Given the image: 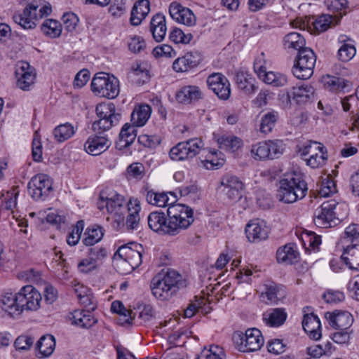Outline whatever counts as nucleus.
<instances>
[{
    "mask_svg": "<svg viewBox=\"0 0 359 359\" xmlns=\"http://www.w3.org/2000/svg\"><path fill=\"white\" fill-rule=\"evenodd\" d=\"M187 286L182 275L174 269H168L153 278L151 290L154 296L161 301L170 299L179 290Z\"/></svg>",
    "mask_w": 359,
    "mask_h": 359,
    "instance_id": "f257e3e1",
    "label": "nucleus"
},
{
    "mask_svg": "<svg viewBox=\"0 0 359 359\" xmlns=\"http://www.w3.org/2000/svg\"><path fill=\"white\" fill-rule=\"evenodd\" d=\"M307 191L305 180L299 174L294 172L280 180L277 198L285 203H292L304 198Z\"/></svg>",
    "mask_w": 359,
    "mask_h": 359,
    "instance_id": "f03ea898",
    "label": "nucleus"
},
{
    "mask_svg": "<svg viewBox=\"0 0 359 359\" xmlns=\"http://www.w3.org/2000/svg\"><path fill=\"white\" fill-rule=\"evenodd\" d=\"M167 215L172 227V236L178 234L182 229H187L194 220L193 210L182 203L170 206Z\"/></svg>",
    "mask_w": 359,
    "mask_h": 359,
    "instance_id": "7ed1b4c3",
    "label": "nucleus"
},
{
    "mask_svg": "<svg viewBox=\"0 0 359 359\" xmlns=\"http://www.w3.org/2000/svg\"><path fill=\"white\" fill-rule=\"evenodd\" d=\"M96 114L98 120L93 123V130L97 133H102L116 125L120 118L121 114L116 111L113 103H101L97 105Z\"/></svg>",
    "mask_w": 359,
    "mask_h": 359,
    "instance_id": "20e7f679",
    "label": "nucleus"
},
{
    "mask_svg": "<svg viewBox=\"0 0 359 359\" xmlns=\"http://www.w3.org/2000/svg\"><path fill=\"white\" fill-rule=\"evenodd\" d=\"M298 153L301 158L306 161V165L311 168H318L324 165L327 160V151L321 143L309 141L306 144L299 147Z\"/></svg>",
    "mask_w": 359,
    "mask_h": 359,
    "instance_id": "39448f33",
    "label": "nucleus"
},
{
    "mask_svg": "<svg viewBox=\"0 0 359 359\" xmlns=\"http://www.w3.org/2000/svg\"><path fill=\"white\" fill-rule=\"evenodd\" d=\"M91 89L97 95L114 99L119 94V82L116 78L110 77L108 74L100 72L93 77Z\"/></svg>",
    "mask_w": 359,
    "mask_h": 359,
    "instance_id": "423d86ee",
    "label": "nucleus"
},
{
    "mask_svg": "<svg viewBox=\"0 0 359 359\" xmlns=\"http://www.w3.org/2000/svg\"><path fill=\"white\" fill-rule=\"evenodd\" d=\"M316 62V56L313 50L306 47L302 49L292 67L293 75L299 79H309L313 74Z\"/></svg>",
    "mask_w": 359,
    "mask_h": 359,
    "instance_id": "0eeeda50",
    "label": "nucleus"
},
{
    "mask_svg": "<svg viewBox=\"0 0 359 359\" xmlns=\"http://www.w3.org/2000/svg\"><path fill=\"white\" fill-rule=\"evenodd\" d=\"M233 339L238 349L242 352L258 351L264 344L262 333L256 328L247 330L244 334L242 332L235 333Z\"/></svg>",
    "mask_w": 359,
    "mask_h": 359,
    "instance_id": "6e6552de",
    "label": "nucleus"
},
{
    "mask_svg": "<svg viewBox=\"0 0 359 359\" xmlns=\"http://www.w3.org/2000/svg\"><path fill=\"white\" fill-rule=\"evenodd\" d=\"M283 151L280 140L262 141L253 144L250 149L252 157L256 161H266L278 158Z\"/></svg>",
    "mask_w": 359,
    "mask_h": 359,
    "instance_id": "1a4fd4ad",
    "label": "nucleus"
},
{
    "mask_svg": "<svg viewBox=\"0 0 359 359\" xmlns=\"http://www.w3.org/2000/svg\"><path fill=\"white\" fill-rule=\"evenodd\" d=\"M203 144L201 139H191L178 143L169 152L172 161H184L196 156L203 148Z\"/></svg>",
    "mask_w": 359,
    "mask_h": 359,
    "instance_id": "9d476101",
    "label": "nucleus"
},
{
    "mask_svg": "<svg viewBox=\"0 0 359 359\" xmlns=\"http://www.w3.org/2000/svg\"><path fill=\"white\" fill-rule=\"evenodd\" d=\"M39 5L34 2L28 4L22 12L15 13L13 19L15 23L25 29H32L39 20L38 16Z\"/></svg>",
    "mask_w": 359,
    "mask_h": 359,
    "instance_id": "9b49d317",
    "label": "nucleus"
},
{
    "mask_svg": "<svg viewBox=\"0 0 359 359\" xmlns=\"http://www.w3.org/2000/svg\"><path fill=\"white\" fill-rule=\"evenodd\" d=\"M27 188L30 196L38 200L48 195L52 189V184L48 175L38 174L32 177Z\"/></svg>",
    "mask_w": 359,
    "mask_h": 359,
    "instance_id": "f8f14e48",
    "label": "nucleus"
},
{
    "mask_svg": "<svg viewBox=\"0 0 359 359\" xmlns=\"http://www.w3.org/2000/svg\"><path fill=\"white\" fill-rule=\"evenodd\" d=\"M18 298L22 311L38 310L42 299L41 294L32 285L22 287L18 292Z\"/></svg>",
    "mask_w": 359,
    "mask_h": 359,
    "instance_id": "ddd939ff",
    "label": "nucleus"
},
{
    "mask_svg": "<svg viewBox=\"0 0 359 359\" xmlns=\"http://www.w3.org/2000/svg\"><path fill=\"white\" fill-rule=\"evenodd\" d=\"M208 88L223 100H226L231 95L230 83L225 76L220 73L210 74L206 81Z\"/></svg>",
    "mask_w": 359,
    "mask_h": 359,
    "instance_id": "4468645a",
    "label": "nucleus"
},
{
    "mask_svg": "<svg viewBox=\"0 0 359 359\" xmlns=\"http://www.w3.org/2000/svg\"><path fill=\"white\" fill-rule=\"evenodd\" d=\"M337 205V203L334 200L327 201L316 209L314 212L316 224L321 227L330 226L331 223L337 219L334 212Z\"/></svg>",
    "mask_w": 359,
    "mask_h": 359,
    "instance_id": "2eb2a0df",
    "label": "nucleus"
},
{
    "mask_svg": "<svg viewBox=\"0 0 359 359\" xmlns=\"http://www.w3.org/2000/svg\"><path fill=\"white\" fill-rule=\"evenodd\" d=\"M222 191L231 201H236L242 197L243 183L239 178L234 175H226L223 176L220 182Z\"/></svg>",
    "mask_w": 359,
    "mask_h": 359,
    "instance_id": "dca6fc26",
    "label": "nucleus"
},
{
    "mask_svg": "<svg viewBox=\"0 0 359 359\" xmlns=\"http://www.w3.org/2000/svg\"><path fill=\"white\" fill-rule=\"evenodd\" d=\"M171 18L179 23L191 27L196 25V18L189 8L182 6L180 3L172 2L169 6Z\"/></svg>",
    "mask_w": 359,
    "mask_h": 359,
    "instance_id": "f3484780",
    "label": "nucleus"
},
{
    "mask_svg": "<svg viewBox=\"0 0 359 359\" xmlns=\"http://www.w3.org/2000/svg\"><path fill=\"white\" fill-rule=\"evenodd\" d=\"M314 95V89L311 86H300L293 87L286 94L287 104L291 105L293 100L297 104L302 105L309 102Z\"/></svg>",
    "mask_w": 359,
    "mask_h": 359,
    "instance_id": "a211bd4d",
    "label": "nucleus"
},
{
    "mask_svg": "<svg viewBox=\"0 0 359 359\" xmlns=\"http://www.w3.org/2000/svg\"><path fill=\"white\" fill-rule=\"evenodd\" d=\"M163 212L155 211L149 213L147 217L149 227L154 231L172 236L170 220Z\"/></svg>",
    "mask_w": 359,
    "mask_h": 359,
    "instance_id": "6ab92c4d",
    "label": "nucleus"
},
{
    "mask_svg": "<svg viewBox=\"0 0 359 359\" xmlns=\"http://www.w3.org/2000/svg\"><path fill=\"white\" fill-rule=\"evenodd\" d=\"M325 318L329 320V324L338 330H351V326L353 323L352 315L344 311H335L325 313Z\"/></svg>",
    "mask_w": 359,
    "mask_h": 359,
    "instance_id": "aec40b11",
    "label": "nucleus"
},
{
    "mask_svg": "<svg viewBox=\"0 0 359 359\" xmlns=\"http://www.w3.org/2000/svg\"><path fill=\"white\" fill-rule=\"evenodd\" d=\"M245 233L250 242H260L268 238L269 229L263 221L253 219L246 225Z\"/></svg>",
    "mask_w": 359,
    "mask_h": 359,
    "instance_id": "412c9836",
    "label": "nucleus"
},
{
    "mask_svg": "<svg viewBox=\"0 0 359 359\" xmlns=\"http://www.w3.org/2000/svg\"><path fill=\"white\" fill-rule=\"evenodd\" d=\"M15 73L18 86L23 90H29L36 78V74L29 63L21 62Z\"/></svg>",
    "mask_w": 359,
    "mask_h": 359,
    "instance_id": "4be33fe9",
    "label": "nucleus"
},
{
    "mask_svg": "<svg viewBox=\"0 0 359 359\" xmlns=\"http://www.w3.org/2000/svg\"><path fill=\"white\" fill-rule=\"evenodd\" d=\"M142 246L137 243H130L126 245H122L118 249V255L121 257H126L127 260L133 266L135 269L137 268L142 263L141 250Z\"/></svg>",
    "mask_w": 359,
    "mask_h": 359,
    "instance_id": "5701e85b",
    "label": "nucleus"
},
{
    "mask_svg": "<svg viewBox=\"0 0 359 359\" xmlns=\"http://www.w3.org/2000/svg\"><path fill=\"white\" fill-rule=\"evenodd\" d=\"M201 62V55L197 52H189L176 59L172 68L177 72H186L196 67Z\"/></svg>",
    "mask_w": 359,
    "mask_h": 359,
    "instance_id": "b1692460",
    "label": "nucleus"
},
{
    "mask_svg": "<svg viewBox=\"0 0 359 359\" xmlns=\"http://www.w3.org/2000/svg\"><path fill=\"white\" fill-rule=\"evenodd\" d=\"M203 98V93L197 86H184L176 94L177 100L182 104H189Z\"/></svg>",
    "mask_w": 359,
    "mask_h": 359,
    "instance_id": "393cba45",
    "label": "nucleus"
},
{
    "mask_svg": "<svg viewBox=\"0 0 359 359\" xmlns=\"http://www.w3.org/2000/svg\"><path fill=\"white\" fill-rule=\"evenodd\" d=\"M18 299V292H6L1 297V306L11 316H20L22 313V306Z\"/></svg>",
    "mask_w": 359,
    "mask_h": 359,
    "instance_id": "a878e982",
    "label": "nucleus"
},
{
    "mask_svg": "<svg viewBox=\"0 0 359 359\" xmlns=\"http://www.w3.org/2000/svg\"><path fill=\"white\" fill-rule=\"evenodd\" d=\"M108 213L117 217L115 221L118 224L123 222V212L126 209L124 205L126 204L124 197L118 194H113L108 197Z\"/></svg>",
    "mask_w": 359,
    "mask_h": 359,
    "instance_id": "bb28decb",
    "label": "nucleus"
},
{
    "mask_svg": "<svg viewBox=\"0 0 359 359\" xmlns=\"http://www.w3.org/2000/svg\"><path fill=\"white\" fill-rule=\"evenodd\" d=\"M302 327L310 337L318 340L321 337L320 321L313 313L306 314L302 320Z\"/></svg>",
    "mask_w": 359,
    "mask_h": 359,
    "instance_id": "cd10ccee",
    "label": "nucleus"
},
{
    "mask_svg": "<svg viewBox=\"0 0 359 359\" xmlns=\"http://www.w3.org/2000/svg\"><path fill=\"white\" fill-rule=\"evenodd\" d=\"M341 259L350 269L359 271V242L348 245Z\"/></svg>",
    "mask_w": 359,
    "mask_h": 359,
    "instance_id": "c85d7f7f",
    "label": "nucleus"
},
{
    "mask_svg": "<svg viewBox=\"0 0 359 359\" xmlns=\"http://www.w3.org/2000/svg\"><path fill=\"white\" fill-rule=\"evenodd\" d=\"M109 147L108 139L105 136L90 137L85 144L86 151L93 155L97 156L104 151Z\"/></svg>",
    "mask_w": 359,
    "mask_h": 359,
    "instance_id": "c756f323",
    "label": "nucleus"
},
{
    "mask_svg": "<svg viewBox=\"0 0 359 359\" xmlns=\"http://www.w3.org/2000/svg\"><path fill=\"white\" fill-rule=\"evenodd\" d=\"M150 11V4L149 0H139L133 6L130 21L132 25H140Z\"/></svg>",
    "mask_w": 359,
    "mask_h": 359,
    "instance_id": "7c9ffc66",
    "label": "nucleus"
},
{
    "mask_svg": "<svg viewBox=\"0 0 359 359\" xmlns=\"http://www.w3.org/2000/svg\"><path fill=\"white\" fill-rule=\"evenodd\" d=\"M166 30L165 16L161 13L154 15L150 22V31L154 40L157 42L163 41L165 36Z\"/></svg>",
    "mask_w": 359,
    "mask_h": 359,
    "instance_id": "2f4dec72",
    "label": "nucleus"
},
{
    "mask_svg": "<svg viewBox=\"0 0 359 359\" xmlns=\"http://www.w3.org/2000/svg\"><path fill=\"white\" fill-rule=\"evenodd\" d=\"M127 205L128 215L126 219V227L128 229H135L138 226L140 219L139 215L141 210L140 203L137 198H133L130 199Z\"/></svg>",
    "mask_w": 359,
    "mask_h": 359,
    "instance_id": "473e14b6",
    "label": "nucleus"
},
{
    "mask_svg": "<svg viewBox=\"0 0 359 359\" xmlns=\"http://www.w3.org/2000/svg\"><path fill=\"white\" fill-rule=\"evenodd\" d=\"M287 318V313L284 309L277 308L269 310L263 315V319L271 327L282 325Z\"/></svg>",
    "mask_w": 359,
    "mask_h": 359,
    "instance_id": "72a5a7b5",
    "label": "nucleus"
},
{
    "mask_svg": "<svg viewBox=\"0 0 359 359\" xmlns=\"http://www.w3.org/2000/svg\"><path fill=\"white\" fill-rule=\"evenodd\" d=\"M322 82L327 89L334 92L348 90L351 87V83L346 79L330 75L323 76Z\"/></svg>",
    "mask_w": 359,
    "mask_h": 359,
    "instance_id": "f704fd0d",
    "label": "nucleus"
},
{
    "mask_svg": "<svg viewBox=\"0 0 359 359\" xmlns=\"http://www.w3.org/2000/svg\"><path fill=\"white\" fill-rule=\"evenodd\" d=\"M298 252L294 249L292 244H286L279 248L276 252L277 261L279 263L292 264L297 261Z\"/></svg>",
    "mask_w": 359,
    "mask_h": 359,
    "instance_id": "c9c22d12",
    "label": "nucleus"
},
{
    "mask_svg": "<svg viewBox=\"0 0 359 359\" xmlns=\"http://www.w3.org/2000/svg\"><path fill=\"white\" fill-rule=\"evenodd\" d=\"M306 41L299 32H290L283 38V46L286 50H301L304 48Z\"/></svg>",
    "mask_w": 359,
    "mask_h": 359,
    "instance_id": "e433bc0d",
    "label": "nucleus"
},
{
    "mask_svg": "<svg viewBox=\"0 0 359 359\" xmlns=\"http://www.w3.org/2000/svg\"><path fill=\"white\" fill-rule=\"evenodd\" d=\"M151 109L148 104H141L135 107L131 114V122L137 127L145 125L149 118Z\"/></svg>",
    "mask_w": 359,
    "mask_h": 359,
    "instance_id": "4c0bfd02",
    "label": "nucleus"
},
{
    "mask_svg": "<svg viewBox=\"0 0 359 359\" xmlns=\"http://www.w3.org/2000/svg\"><path fill=\"white\" fill-rule=\"evenodd\" d=\"M137 126L134 124L126 123L120 133H119V142L121 147H128L130 145L137 137Z\"/></svg>",
    "mask_w": 359,
    "mask_h": 359,
    "instance_id": "58836bf2",
    "label": "nucleus"
},
{
    "mask_svg": "<svg viewBox=\"0 0 359 359\" xmlns=\"http://www.w3.org/2000/svg\"><path fill=\"white\" fill-rule=\"evenodd\" d=\"M55 348V340L53 335L42 336L36 344V348L39 351L42 356L50 355Z\"/></svg>",
    "mask_w": 359,
    "mask_h": 359,
    "instance_id": "ea45409f",
    "label": "nucleus"
},
{
    "mask_svg": "<svg viewBox=\"0 0 359 359\" xmlns=\"http://www.w3.org/2000/svg\"><path fill=\"white\" fill-rule=\"evenodd\" d=\"M41 29L43 34L52 39L59 37L62 33L60 22L53 19H46L41 25Z\"/></svg>",
    "mask_w": 359,
    "mask_h": 359,
    "instance_id": "a19ab883",
    "label": "nucleus"
},
{
    "mask_svg": "<svg viewBox=\"0 0 359 359\" xmlns=\"http://www.w3.org/2000/svg\"><path fill=\"white\" fill-rule=\"evenodd\" d=\"M83 243L86 245H93L98 243L104 236L103 229L100 226L94 224L87 228L84 233Z\"/></svg>",
    "mask_w": 359,
    "mask_h": 359,
    "instance_id": "79ce46f5",
    "label": "nucleus"
},
{
    "mask_svg": "<svg viewBox=\"0 0 359 359\" xmlns=\"http://www.w3.org/2000/svg\"><path fill=\"white\" fill-rule=\"evenodd\" d=\"M128 78L133 83L142 85L149 79L148 70L140 65H136L132 67L128 74Z\"/></svg>",
    "mask_w": 359,
    "mask_h": 359,
    "instance_id": "37998d69",
    "label": "nucleus"
},
{
    "mask_svg": "<svg viewBox=\"0 0 359 359\" xmlns=\"http://www.w3.org/2000/svg\"><path fill=\"white\" fill-rule=\"evenodd\" d=\"M236 82L238 88L243 90L247 94H251L255 92L256 87L252 83V79L245 72H238L235 77Z\"/></svg>",
    "mask_w": 359,
    "mask_h": 359,
    "instance_id": "c03bdc74",
    "label": "nucleus"
},
{
    "mask_svg": "<svg viewBox=\"0 0 359 359\" xmlns=\"http://www.w3.org/2000/svg\"><path fill=\"white\" fill-rule=\"evenodd\" d=\"M145 198L148 203L158 207L168 205L169 196L165 192H155L153 190H145Z\"/></svg>",
    "mask_w": 359,
    "mask_h": 359,
    "instance_id": "a18cd8bd",
    "label": "nucleus"
},
{
    "mask_svg": "<svg viewBox=\"0 0 359 359\" xmlns=\"http://www.w3.org/2000/svg\"><path fill=\"white\" fill-rule=\"evenodd\" d=\"M221 148L235 151L243 145V140L233 135H222L218 139Z\"/></svg>",
    "mask_w": 359,
    "mask_h": 359,
    "instance_id": "49530a36",
    "label": "nucleus"
},
{
    "mask_svg": "<svg viewBox=\"0 0 359 359\" xmlns=\"http://www.w3.org/2000/svg\"><path fill=\"white\" fill-rule=\"evenodd\" d=\"M334 18L330 15H322L311 22L309 29H313L318 33L327 30L333 25Z\"/></svg>",
    "mask_w": 359,
    "mask_h": 359,
    "instance_id": "de8ad7c7",
    "label": "nucleus"
},
{
    "mask_svg": "<svg viewBox=\"0 0 359 359\" xmlns=\"http://www.w3.org/2000/svg\"><path fill=\"white\" fill-rule=\"evenodd\" d=\"M278 114L276 111H269L264 114L261 118L260 131L267 134L271 132L277 121Z\"/></svg>",
    "mask_w": 359,
    "mask_h": 359,
    "instance_id": "09e8293b",
    "label": "nucleus"
},
{
    "mask_svg": "<svg viewBox=\"0 0 359 359\" xmlns=\"http://www.w3.org/2000/svg\"><path fill=\"white\" fill-rule=\"evenodd\" d=\"M74 133V127L68 123L58 126L53 131L55 138L60 142L70 138Z\"/></svg>",
    "mask_w": 359,
    "mask_h": 359,
    "instance_id": "8fccbe9b",
    "label": "nucleus"
},
{
    "mask_svg": "<svg viewBox=\"0 0 359 359\" xmlns=\"http://www.w3.org/2000/svg\"><path fill=\"white\" fill-rule=\"evenodd\" d=\"M224 358L225 353L222 348L211 345L208 349L205 348L197 359H224Z\"/></svg>",
    "mask_w": 359,
    "mask_h": 359,
    "instance_id": "3c124183",
    "label": "nucleus"
},
{
    "mask_svg": "<svg viewBox=\"0 0 359 359\" xmlns=\"http://www.w3.org/2000/svg\"><path fill=\"white\" fill-rule=\"evenodd\" d=\"M114 264L117 271L121 274L130 273L135 269L126 257L118 255V250L114 255Z\"/></svg>",
    "mask_w": 359,
    "mask_h": 359,
    "instance_id": "603ef678",
    "label": "nucleus"
},
{
    "mask_svg": "<svg viewBox=\"0 0 359 359\" xmlns=\"http://www.w3.org/2000/svg\"><path fill=\"white\" fill-rule=\"evenodd\" d=\"M265 294L271 302H277L285 297V291L282 286H278L273 283L266 285Z\"/></svg>",
    "mask_w": 359,
    "mask_h": 359,
    "instance_id": "864d4df0",
    "label": "nucleus"
},
{
    "mask_svg": "<svg viewBox=\"0 0 359 359\" xmlns=\"http://www.w3.org/2000/svg\"><path fill=\"white\" fill-rule=\"evenodd\" d=\"M170 39L175 43H189L193 39L191 33H184L181 29L175 27L170 33Z\"/></svg>",
    "mask_w": 359,
    "mask_h": 359,
    "instance_id": "5fc2aeb1",
    "label": "nucleus"
},
{
    "mask_svg": "<svg viewBox=\"0 0 359 359\" xmlns=\"http://www.w3.org/2000/svg\"><path fill=\"white\" fill-rule=\"evenodd\" d=\"M107 252L105 248L95 246L88 250V256L96 264L97 267L102 263L103 259L107 257Z\"/></svg>",
    "mask_w": 359,
    "mask_h": 359,
    "instance_id": "6e6d98bb",
    "label": "nucleus"
},
{
    "mask_svg": "<svg viewBox=\"0 0 359 359\" xmlns=\"http://www.w3.org/2000/svg\"><path fill=\"white\" fill-rule=\"evenodd\" d=\"M84 227V222L83 220L77 222L76 226L73 228L71 233L67 238V242L69 245H75L78 243L81 238V236Z\"/></svg>",
    "mask_w": 359,
    "mask_h": 359,
    "instance_id": "4d7b16f0",
    "label": "nucleus"
},
{
    "mask_svg": "<svg viewBox=\"0 0 359 359\" xmlns=\"http://www.w3.org/2000/svg\"><path fill=\"white\" fill-rule=\"evenodd\" d=\"M345 236L343 238L344 243L351 242L353 244L354 242H359V225L356 224H352L346 227L345 230Z\"/></svg>",
    "mask_w": 359,
    "mask_h": 359,
    "instance_id": "13d9d810",
    "label": "nucleus"
},
{
    "mask_svg": "<svg viewBox=\"0 0 359 359\" xmlns=\"http://www.w3.org/2000/svg\"><path fill=\"white\" fill-rule=\"evenodd\" d=\"M336 186L333 180L327 178L323 180L320 189L318 190V194L320 197H327L331 194L336 192Z\"/></svg>",
    "mask_w": 359,
    "mask_h": 359,
    "instance_id": "bf43d9fd",
    "label": "nucleus"
},
{
    "mask_svg": "<svg viewBox=\"0 0 359 359\" xmlns=\"http://www.w3.org/2000/svg\"><path fill=\"white\" fill-rule=\"evenodd\" d=\"M355 48L353 45L344 43L338 50V57L342 62H348L355 55Z\"/></svg>",
    "mask_w": 359,
    "mask_h": 359,
    "instance_id": "052dcab7",
    "label": "nucleus"
},
{
    "mask_svg": "<svg viewBox=\"0 0 359 359\" xmlns=\"http://www.w3.org/2000/svg\"><path fill=\"white\" fill-rule=\"evenodd\" d=\"M138 142L145 147L154 149L161 143V138L158 135H141L138 137Z\"/></svg>",
    "mask_w": 359,
    "mask_h": 359,
    "instance_id": "680f3d73",
    "label": "nucleus"
},
{
    "mask_svg": "<svg viewBox=\"0 0 359 359\" xmlns=\"http://www.w3.org/2000/svg\"><path fill=\"white\" fill-rule=\"evenodd\" d=\"M153 55L156 57H173L176 55V52L170 45L162 44L154 48Z\"/></svg>",
    "mask_w": 359,
    "mask_h": 359,
    "instance_id": "e2e57ef3",
    "label": "nucleus"
},
{
    "mask_svg": "<svg viewBox=\"0 0 359 359\" xmlns=\"http://www.w3.org/2000/svg\"><path fill=\"white\" fill-rule=\"evenodd\" d=\"M128 174L136 179H142L144 176V166L141 163H133L127 168Z\"/></svg>",
    "mask_w": 359,
    "mask_h": 359,
    "instance_id": "0e129e2a",
    "label": "nucleus"
},
{
    "mask_svg": "<svg viewBox=\"0 0 359 359\" xmlns=\"http://www.w3.org/2000/svg\"><path fill=\"white\" fill-rule=\"evenodd\" d=\"M62 20L65 29L69 32L74 30L78 25L79 18L73 13H67L62 15Z\"/></svg>",
    "mask_w": 359,
    "mask_h": 359,
    "instance_id": "69168bd1",
    "label": "nucleus"
},
{
    "mask_svg": "<svg viewBox=\"0 0 359 359\" xmlns=\"http://www.w3.org/2000/svg\"><path fill=\"white\" fill-rule=\"evenodd\" d=\"M34 343L32 337L27 336H19L14 342V346L19 351H27L30 348Z\"/></svg>",
    "mask_w": 359,
    "mask_h": 359,
    "instance_id": "338daca9",
    "label": "nucleus"
},
{
    "mask_svg": "<svg viewBox=\"0 0 359 359\" xmlns=\"http://www.w3.org/2000/svg\"><path fill=\"white\" fill-rule=\"evenodd\" d=\"M126 11L125 3L123 0H114L109 8V13L114 17H121Z\"/></svg>",
    "mask_w": 359,
    "mask_h": 359,
    "instance_id": "774afa93",
    "label": "nucleus"
}]
</instances>
